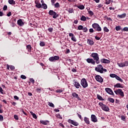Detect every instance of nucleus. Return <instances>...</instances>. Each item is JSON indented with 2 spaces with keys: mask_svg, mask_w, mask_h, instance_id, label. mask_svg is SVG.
<instances>
[{
  "mask_svg": "<svg viewBox=\"0 0 128 128\" xmlns=\"http://www.w3.org/2000/svg\"><path fill=\"white\" fill-rule=\"evenodd\" d=\"M91 56L92 58H93L97 64H100V57L98 56V53H92L91 54Z\"/></svg>",
  "mask_w": 128,
  "mask_h": 128,
  "instance_id": "f257e3e1",
  "label": "nucleus"
},
{
  "mask_svg": "<svg viewBox=\"0 0 128 128\" xmlns=\"http://www.w3.org/2000/svg\"><path fill=\"white\" fill-rule=\"evenodd\" d=\"M92 28L96 30V32H102V28L100 26V24L97 23H94L92 24Z\"/></svg>",
  "mask_w": 128,
  "mask_h": 128,
  "instance_id": "f03ea898",
  "label": "nucleus"
},
{
  "mask_svg": "<svg viewBox=\"0 0 128 128\" xmlns=\"http://www.w3.org/2000/svg\"><path fill=\"white\" fill-rule=\"evenodd\" d=\"M80 84L84 88H88V82H86V78H84L82 79Z\"/></svg>",
  "mask_w": 128,
  "mask_h": 128,
  "instance_id": "7ed1b4c3",
  "label": "nucleus"
},
{
  "mask_svg": "<svg viewBox=\"0 0 128 128\" xmlns=\"http://www.w3.org/2000/svg\"><path fill=\"white\" fill-rule=\"evenodd\" d=\"M102 70H104V67L102 64H98L96 67L95 68V70L100 74H102Z\"/></svg>",
  "mask_w": 128,
  "mask_h": 128,
  "instance_id": "20e7f679",
  "label": "nucleus"
},
{
  "mask_svg": "<svg viewBox=\"0 0 128 128\" xmlns=\"http://www.w3.org/2000/svg\"><path fill=\"white\" fill-rule=\"evenodd\" d=\"M116 94L120 95L122 98H124V92H122V89H118L117 90H115L114 91Z\"/></svg>",
  "mask_w": 128,
  "mask_h": 128,
  "instance_id": "39448f33",
  "label": "nucleus"
},
{
  "mask_svg": "<svg viewBox=\"0 0 128 128\" xmlns=\"http://www.w3.org/2000/svg\"><path fill=\"white\" fill-rule=\"evenodd\" d=\"M48 14L50 16H53V18H58V14L56 12H54L52 10H50Z\"/></svg>",
  "mask_w": 128,
  "mask_h": 128,
  "instance_id": "423d86ee",
  "label": "nucleus"
},
{
  "mask_svg": "<svg viewBox=\"0 0 128 128\" xmlns=\"http://www.w3.org/2000/svg\"><path fill=\"white\" fill-rule=\"evenodd\" d=\"M60 60V56H51L48 59L50 62H54L56 60Z\"/></svg>",
  "mask_w": 128,
  "mask_h": 128,
  "instance_id": "0eeeda50",
  "label": "nucleus"
},
{
  "mask_svg": "<svg viewBox=\"0 0 128 128\" xmlns=\"http://www.w3.org/2000/svg\"><path fill=\"white\" fill-rule=\"evenodd\" d=\"M86 62H87L88 64H93V66H94V64H96V61L92 58H87L86 60Z\"/></svg>",
  "mask_w": 128,
  "mask_h": 128,
  "instance_id": "6e6552de",
  "label": "nucleus"
},
{
  "mask_svg": "<svg viewBox=\"0 0 128 128\" xmlns=\"http://www.w3.org/2000/svg\"><path fill=\"white\" fill-rule=\"evenodd\" d=\"M68 122H69V124H73V126H78V122L74 121V120L68 119Z\"/></svg>",
  "mask_w": 128,
  "mask_h": 128,
  "instance_id": "1a4fd4ad",
  "label": "nucleus"
},
{
  "mask_svg": "<svg viewBox=\"0 0 128 128\" xmlns=\"http://www.w3.org/2000/svg\"><path fill=\"white\" fill-rule=\"evenodd\" d=\"M73 84L74 85V86L76 88H82V86H80V82L76 81V80H73Z\"/></svg>",
  "mask_w": 128,
  "mask_h": 128,
  "instance_id": "9d476101",
  "label": "nucleus"
},
{
  "mask_svg": "<svg viewBox=\"0 0 128 128\" xmlns=\"http://www.w3.org/2000/svg\"><path fill=\"white\" fill-rule=\"evenodd\" d=\"M95 78L96 80L99 82H104V79H102V76H100V75H96Z\"/></svg>",
  "mask_w": 128,
  "mask_h": 128,
  "instance_id": "9b49d317",
  "label": "nucleus"
},
{
  "mask_svg": "<svg viewBox=\"0 0 128 128\" xmlns=\"http://www.w3.org/2000/svg\"><path fill=\"white\" fill-rule=\"evenodd\" d=\"M105 90L106 92L108 94H110L111 96H114V92H112V90L110 88H106Z\"/></svg>",
  "mask_w": 128,
  "mask_h": 128,
  "instance_id": "f8f14e48",
  "label": "nucleus"
},
{
  "mask_svg": "<svg viewBox=\"0 0 128 128\" xmlns=\"http://www.w3.org/2000/svg\"><path fill=\"white\" fill-rule=\"evenodd\" d=\"M72 96L74 98H77L78 100H82L78 96V94H76V92H72Z\"/></svg>",
  "mask_w": 128,
  "mask_h": 128,
  "instance_id": "ddd939ff",
  "label": "nucleus"
},
{
  "mask_svg": "<svg viewBox=\"0 0 128 128\" xmlns=\"http://www.w3.org/2000/svg\"><path fill=\"white\" fill-rule=\"evenodd\" d=\"M34 2L36 4L35 6H36L37 8H42V4H40V1H38V0H35Z\"/></svg>",
  "mask_w": 128,
  "mask_h": 128,
  "instance_id": "4468645a",
  "label": "nucleus"
},
{
  "mask_svg": "<svg viewBox=\"0 0 128 128\" xmlns=\"http://www.w3.org/2000/svg\"><path fill=\"white\" fill-rule=\"evenodd\" d=\"M91 120L93 122H98V119L96 118V116L94 114L91 115Z\"/></svg>",
  "mask_w": 128,
  "mask_h": 128,
  "instance_id": "2eb2a0df",
  "label": "nucleus"
},
{
  "mask_svg": "<svg viewBox=\"0 0 128 128\" xmlns=\"http://www.w3.org/2000/svg\"><path fill=\"white\" fill-rule=\"evenodd\" d=\"M102 108L104 112H108V110H110V108H108L106 104L103 105Z\"/></svg>",
  "mask_w": 128,
  "mask_h": 128,
  "instance_id": "dca6fc26",
  "label": "nucleus"
},
{
  "mask_svg": "<svg viewBox=\"0 0 128 128\" xmlns=\"http://www.w3.org/2000/svg\"><path fill=\"white\" fill-rule=\"evenodd\" d=\"M17 24L18 26H22L24 24V22H22V19H19L17 21Z\"/></svg>",
  "mask_w": 128,
  "mask_h": 128,
  "instance_id": "f3484780",
  "label": "nucleus"
},
{
  "mask_svg": "<svg viewBox=\"0 0 128 128\" xmlns=\"http://www.w3.org/2000/svg\"><path fill=\"white\" fill-rule=\"evenodd\" d=\"M100 62H102V64H110V60L105 58L101 59Z\"/></svg>",
  "mask_w": 128,
  "mask_h": 128,
  "instance_id": "a211bd4d",
  "label": "nucleus"
},
{
  "mask_svg": "<svg viewBox=\"0 0 128 128\" xmlns=\"http://www.w3.org/2000/svg\"><path fill=\"white\" fill-rule=\"evenodd\" d=\"M87 42L90 46H94V42L90 39L87 40Z\"/></svg>",
  "mask_w": 128,
  "mask_h": 128,
  "instance_id": "6ab92c4d",
  "label": "nucleus"
},
{
  "mask_svg": "<svg viewBox=\"0 0 128 128\" xmlns=\"http://www.w3.org/2000/svg\"><path fill=\"white\" fill-rule=\"evenodd\" d=\"M40 124H44V126H46L49 122L50 121L46 120H41L40 121Z\"/></svg>",
  "mask_w": 128,
  "mask_h": 128,
  "instance_id": "aec40b11",
  "label": "nucleus"
},
{
  "mask_svg": "<svg viewBox=\"0 0 128 128\" xmlns=\"http://www.w3.org/2000/svg\"><path fill=\"white\" fill-rule=\"evenodd\" d=\"M84 122L86 124H90V118H88L87 117L84 118Z\"/></svg>",
  "mask_w": 128,
  "mask_h": 128,
  "instance_id": "412c9836",
  "label": "nucleus"
},
{
  "mask_svg": "<svg viewBox=\"0 0 128 128\" xmlns=\"http://www.w3.org/2000/svg\"><path fill=\"white\" fill-rule=\"evenodd\" d=\"M75 6L76 8H79L80 10H84V5H80V6H78V5H76Z\"/></svg>",
  "mask_w": 128,
  "mask_h": 128,
  "instance_id": "4be33fe9",
  "label": "nucleus"
},
{
  "mask_svg": "<svg viewBox=\"0 0 128 128\" xmlns=\"http://www.w3.org/2000/svg\"><path fill=\"white\" fill-rule=\"evenodd\" d=\"M118 18H124L126 16V13H124L122 14L118 15Z\"/></svg>",
  "mask_w": 128,
  "mask_h": 128,
  "instance_id": "5701e85b",
  "label": "nucleus"
},
{
  "mask_svg": "<svg viewBox=\"0 0 128 128\" xmlns=\"http://www.w3.org/2000/svg\"><path fill=\"white\" fill-rule=\"evenodd\" d=\"M114 87L117 88H124V87L122 86V85L121 84H120V83H118V84H115V85L114 86Z\"/></svg>",
  "mask_w": 128,
  "mask_h": 128,
  "instance_id": "b1692460",
  "label": "nucleus"
},
{
  "mask_svg": "<svg viewBox=\"0 0 128 128\" xmlns=\"http://www.w3.org/2000/svg\"><path fill=\"white\" fill-rule=\"evenodd\" d=\"M118 66L120 67V68H124V62H118L117 63Z\"/></svg>",
  "mask_w": 128,
  "mask_h": 128,
  "instance_id": "393cba45",
  "label": "nucleus"
},
{
  "mask_svg": "<svg viewBox=\"0 0 128 128\" xmlns=\"http://www.w3.org/2000/svg\"><path fill=\"white\" fill-rule=\"evenodd\" d=\"M116 80H119V82H124V80H122V79L118 75H116Z\"/></svg>",
  "mask_w": 128,
  "mask_h": 128,
  "instance_id": "a878e982",
  "label": "nucleus"
},
{
  "mask_svg": "<svg viewBox=\"0 0 128 128\" xmlns=\"http://www.w3.org/2000/svg\"><path fill=\"white\" fill-rule=\"evenodd\" d=\"M108 101L110 102H112V104H114V99L112 98H108Z\"/></svg>",
  "mask_w": 128,
  "mask_h": 128,
  "instance_id": "bb28decb",
  "label": "nucleus"
},
{
  "mask_svg": "<svg viewBox=\"0 0 128 128\" xmlns=\"http://www.w3.org/2000/svg\"><path fill=\"white\" fill-rule=\"evenodd\" d=\"M41 6L42 8H44V10H46V8H48V6L46 4H42Z\"/></svg>",
  "mask_w": 128,
  "mask_h": 128,
  "instance_id": "cd10ccee",
  "label": "nucleus"
},
{
  "mask_svg": "<svg viewBox=\"0 0 128 128\" xmlns=\"http://www.w3.org/2000/svg\"><path fill=\"white\" fill-rule=\"evenodd\" d=\"M80 20L83 22H86V18L84 16L82 15V16Z\"/></svg>",
  "mask_w": 128,
  "mask_h": 128,
  "instance_id": "c85d7f7f",
  "label": "nucleus"
},
{
  "mask_svg": "<svg viewBox=\"0 0 128 128\" xmlns=\"http://www.w3.org/2000/svg\"><path fill=\"white\" fill-rule=\"evenodd\" d=\"M8 2L10 4H16V2L14 0H8Z\"/></svg>",
  "mask_w": 128,
  "mask_h": 128,
  "instance_id": "c756f323",
  "label": "nucleus"
},
{
  "mask_svg": "<svg viewBox=\"0 0 128 128\" xmlns=\"http://www.w3.org/2000/svg\"><path fill=\"white\" fill-rule=\"evenodd\" d=\"M26 50H28V52H32V46L30 44L27 45Z\"/></svg>",
  "mask_w": 128,
  "mask_h": 128,
  "instance_id": "7c9ffc66",
  "label": "nucleus"
},
{
  "mask_svg": "<svg viewBox=\"0 0 128 128\" xmlns=\"http://www.w3.org/2000/svg\"><path fill=\"white\" fill-rule=\"evenodd\" d=\"M30 113L31 114L32 116L34 118H35V120H36V118H38V117L36 116V114L32 112H30Z\"/></svg>",
  "mask_w": 128,
  "mask_h": 128,
  "instance_id": "2f4dec72",
  "label": "nucleus"
},
{
  "mask_svg": "<svg viewBox=\"0 0 128 128\" xmlns=\"http://www.w3.org/2000/svg\"><path fill=\"white\" fill-rule=\"evenodd\" d=\"M97 98L99 100H104L102 97L100 96V94H97Z\"/></svg>",
  "mask_w": 128,
  "mask_h": 128,
  "instance_id": "473e14b6",
  "label": "nucleus"
},
{
  "mask_svg": "<svg viewBox=\"0 0 128 128\" xmlns=\"http://www.w3.org/2000/svg\"><path fill=\"white\" fill-rule=\"evenodd\" d=\"M116 30L117 32H118V30H122V26H116Z\"/></svg>",
  "mask_w": 128,
  "mask_h": 128,
  "instance_id": "72a5a7b5",
  "label": "nucleus"
},
{
  "mask_svg": "<svg viewBox=\"0 0 128 128\" xmlns=\"http://www.w3.org/2000/svg\"><path fill=\"white\" fill-rule=\"evenodd\" d=\"M104 30L106 32H110V30H108V28L106 26H104Z\"/></svg>",
  "mask_w": 128,
  "mask_h": 128,
  "instance_id": "f704fd0d",
  "label": "nucleus"
},
{
  "mask_svg": "<svg viewBox=\"0 0 128 128\" xmlns=\"http://www.w3.org/2000/svg\"><path fill=\"white\" fill-rule=\"evenodd\" d=\"M48 105L49 106H51L52 108H54V104L50 102H48Z\"/></svg>",
  "mask_w": 128,
  "mask_h": 128,
  "instance_id": "c9c22d12",
  "label": "nucleus"
},
{
  "mask_svg": "<svg viewBox=\"0 0 128 128\" xmlns=\"http://www.w3.org/2000/svg\"><path fill=\"white\" fill-rule=\"evenodd\" d=\"M54 8H60V4L58 2H56V4H54Z\"/></svg>",
  "mask_w": 128,
  "mask_h": 128,
  "instance_id": "e433bc0d",
  "label": "nucleus"
},
{
  "mask_svg": "<svg viewBox=\"0 0 128 128\" xmlns=\"http://www.w3.org/2000/svg\"><path fill=\"white\" fill-rule=\"evenodd\" d=\"M122 32H128V27H125L122 29Z\"/></svg>",
  "mask_w": 128,
  "mask_h": 128,
  "instance_id": "4c0bfd02",
  "label": "nucleus"
},
{
  "mask_svg": "<svg viewBox=\"0 0 128 128\" xmlns=\"http://www.w3.org/2000/svg\"><path fill=\"white\" fill-rule=\"evenodd\" d=\"M40 46H46V44L44 42H40Z\"/></svg>",
  "mask_w": 128,
  "mask_h": 128,
  "instance_id": "58836bf2",
  "label": "nucleus"
},
{
  "mask_svg": "<svg viewBox=\"0 0 128 128\" xmlns=\"http://www.w3.org/2000/svg\"><path fill=\"white\" fill-rule=\"evenodd\" d=\"M84 28V26H82V25H80L78 26V29L79 30H82Z\"/></svg>",
  "mask_w": 128,
  "mask_h": 128,
  "instance_id": "ea45409f",
  "label": "nucleus"
},
{
  "mask_svg": "<svg viewBox=\"0 0 128 128\" xmlns=\"http://www.w3.org/2000/svg\"><path fill=\"white\" fill-rule=\"evenodd\" d=\"M116 76H117L116 74H110V78H116Z\"/></svg>",
  "mask_w": 128,
  "mask_h": 128,
  "instance_id": "a19ab883",
  "label": "nucleus"
},
{
  "mask_svg": "<svg viewBox=\"0 0 128 128\" xmlns=\"http://www.w3.org/2000/svg\"><path fill=\"white\" fill-rule=\"evenodd\" d=\"M82 30L84 32H88V28H86V27H83Z\"/></svg>",
  "mask_w": 128,
  "mask_h": 128,
  "instance_id": "79ce46f5",
  "label": "nucleus"
},
{
  "mask_svg": "<svg viewBox=\"0 0 128 128\" xmlns=\"http://www.w3.org/2000/svg\"><path fill=\"white\" fill-rule=\"evenodd\" d=\"M64 90H62V89H58L56 90V92H58V93L62 92Z\"/></svg>",
  "mask_w": 128,
  "mask_h": 128,
  "instance_id": "37998d69",
  "label": "nucleus"
},
{
  "mask_svg": "<svg viewBox=\"0 0 128 128\" xmlns=\"http://www.w3.org/2000/svg\"><path fill=\"white\" fill-rule=\"evenodd\" d=\"M110 2H112V0H106V4H110Z\"/></svg>",
  "mask_w": 128,
  "mask_h": 128,
  "instance_id": "c03bdc74",
  "label": "nucleus"
},
{
  "mask_svg": "<svg viewBox=\"0 0 128 128\" xmlns=\"http://www.w3.org/2000/svg\"><path fill=\"white\" fill-rule=\"evenodd\" d=\"M124 66H128V61L124 62Z\"/></svg>",
  "mask_w": 128,
  "mask_h": 128,
  "instance_id": "a18cd8bd",
  "label": "nucleus"
},
{
  "mask_svg": "<svg viewBox=\"0 0 128 128\" xmlns=\"http://www.w3.org/2000/svg\"><path fill=\"white\" fill-rule=\"evenodd\" d=\"M88 12L89 14H90V16H91L94 15V12H92V10H88Z\"/></svg>",
  "mask_w": 128,
  "mask_h": 128,
  "instance_id": "49530a36",
  "label": "nucleus"
},
{
  "mask_svg": "<svg viewBox=\"0 0 128 128\" xmlns=\"http://www.w3.org/2000/svg\"><path fill=\"white\" fill-rule=\"evenodd\" d=\"M72 39V40L73 42H76V36H73V37H72L71 38Z\"/></svg>",
  "mask_w": 128,
  "mask_h": 128,
  "instance_id": "de8ad7c7",
  "label": "nucleus"
},
{
  "mask_svg": "<svg viewBox=\"0 0 128 128\" xmlns=\"http://www.w3.org/2000/svg\"><path fill=\"white\" fill-rule=\"evenodd\" d=\"M120 118L122 120H126V116H124V115L121 116Z\"/></svg>",
  "mask_w": 128,
  "mask_h": 128,
  "instance_id": "09e8293b",
  "label": "nucleus"
},
{
  "mask_svg": "<svg viewBox=\"0 0 128 128\" xmlns=\"http://www.w3.org/2000/svg\"><path fill=\"white\" fill-rule=\"evenodd\" d=\"M20 78L22 80H26V76L24 75H21Z\"/></svg>",
  "mask_w": 128,
  "mask_h": 128,
  "instance_id": "8fccbe9b",
  "label": "nucleus"
},
{
  "mask_svg": "<svg viewBox=\"0 0 128 128\" xmlns=\"http://www.w3.org/2000/svg\"><path fill=\"white\" fill-rule=\"evenodd\" d=\"M68 12H70V14H72V12H74V9L72 8H70L68 10Z\"/></svg>",
  "mask_w": 128,
  "mask_h": 128,
  "instance_id": "3c124183",
  "label": "nucleus"
},
{
  "mask_svg": "<svg viewBox=\"0 0 128 128\" xmlns=\"http://www.w3.org/2000/svg\"><path fill=\"white\" fill-rule=\"evenodd\" d=\"M10 70H14V66H10Z\"/></svg>",
  "mask_w": 128,
  "mask_h": 128,
  "instance_id": "603ef678",
  "label": "nucleus"
},
{
  "mask_svg": "<svg viewBox=\"0 0 128 128\" xmlns=\"http://www.w3.org/2000/svg\"><path fill=\"white\" fill-rule=\"evenodd\" d=\"M14 118L16 120H18V115H14Z\"/></svg>",
  "mask_w": 128,
  "mask_h": 128,
  "instance_id": "864d4df0",
  "label": "nucleus"
},
{
  "mask_svg": "<svg viewBox=\"0 0 128 128\" xmlns=\"http://www.w3.org/2000/svg\"><path fill=\"white\" fill-rule=\"evenodd\" d=\"M8 10V6L5 5L4 6L3 10Z\"/></svg>",
  "mask_w": 128,
  "mask_h": 128,
  "instance_id": "5fc2aeb1",
  "label": "nucleus"
},
{
  "mask_svg": "<svg viewBox=\"0 0 128 128\" xmlns=\"http://www.w3.org/2000/svg\"><path fill=\"white\" fill-rule=\"evenodd\" d=\"M4 120V116L2 115H0V122Z\"/></svg>",
  "mask_w": 128,
  "mask_h": 128,
  "instance_id": "6e6d98bb",
  "label": "nucleus"
},
{
  "mask_svg": "<svg viewBox=\"0 0 128 128\" xmlns=\"http://www.w3.org/2000/svg\"><path fill=\"white\" fill-rule=\"evenodd\" d=\"M103 6L104 5L102 4H98L97 6V8H102Z\"/></svg>",
  "mask_w": 128,
  "mask_h": 128,
  "instance_id": "4d7b16f0",
  "label": "nucleus"
},
{
  "mask_svg": "<svg viewBox=\"0 0 128 128\" xmlns=\"http://www.w3.org/2000/svg\"><path fill=\"white\" fill-rule=\"evenodd\" d=\"M36 92H42V89L40 88H38L36 90Z\"/></svg>",
  "mask_w": 128,
  "mask_h": 128,
  "instance_id": "13d9d810",
  "label": "nucleus"
},
{
  "mask_svg": "<svg viewBox=\"0 0 128 128\" xmlns=\"http://www.w3.org/2000/svg\"><path fill=\"white\" fill-rule=\"evenodd\" d=\"M48 32H52V30H54V28H48Z\"/></svg>",
  "mask_w": 128,
  "mask_h": 128,
  "instance_id": "bf43d9fd",
  "label": "nucleus"
},
{
  "mask_svg": "<svg viewBox=\"0 0 128 128\" xmlns=\"http://www.w3.org/2000/svg\"><path fill=\"white\" fill-rule=\"evenodd\" d=\"M14 100H20V98L16 96H14Z\"/></svg>",
  "mask_w": 128,
  "mask_h": 128,
  "instance_id": "052dcab7",
  "label": "nucleus"
},
{
  "mask_svg": "<svg viewBox=\"0 0 128 128\" xmlns=\"http://www.w3.org/2000/svg\"><path fill=\"white\" fill-rule=\"evenodd\" d=\"M77 114L80 120H82V115L78 113H77Z\"/></svg>",
  "mask_w": 128,
  "mask_h": 128,
  "instance_id": "680f3d73",
  "label": "nucleus"
},
{
  "mask_svg": "<svg viewBox=\"0 0 128 128\" xmlns=\"http://www.w3.org/2000/svg\"><path fill=\"white\" fill-rule=\"evenodd\" d=\"M20 112H22L24 114H25V116H26V112H24V109H21Z\"/></svg>",
  "mask_w": 128,
  "mask_h": 128,
  "instance_id": "e2e57ef3",
  "label": "nucleus"
},
{
  "mask_svg": "<svg viewBox=\"0 0 128 128\" xmlns=\"http://www.w3.org/2000/svg\"><path fill=\"white\" fill-rule=\"evenodd\" d=\"M98 105L100 106H101V108H102V106H104V104L102 103V102H99L98 103Z\"/></svg>",
  "mask_w": 128,
  "mask_h": 128,
  "instance_id": "0e129e2a",
  "label": "nucleus"
},
{
  "mask_svg": "<svg viewBox=\"0 0 128 128\" xmlns=\"http://www.w3.org/2000/svg\"><path fill=\"white\" fill-rule=\"evenodd\" d=\"M7 16H12V12H8V14H7Z\"/></svg>",
  "mask_w": 128,
  "mask_h": 128,
  "instance_id": "69168bd1",
  "label": "nucleus"
},
{
  "mask_svg": "<svg viewBox=\"0 0 128 128\" xmlns=\"http://www.w3.org/2000/svg\"><path fill=\"white\" fill-rule=\"evenodd\" d=\"M59 126H62V128H64V124H62V123H60V124H59Z\"/></svg>",
  "mask_w": 128,
  "mask_h": 128,
  "instance_id": "338daca9",
  "label": "nucleus"
},
{
  "mask_svg": "<svg viewBox=\"0 0 128 128\" xmlns=\"http://www.w3.org/2000/svg\"><path fill=\"white\" fill-rule=\"evenodd\" d=\"M30 82L34 84V78H30Z\"/></svg>",
  "mask_w": 128,
  "mask_h": 128,
  "instance_id": "774afa93",
  "label": "nucleus"
}]
</instances>
